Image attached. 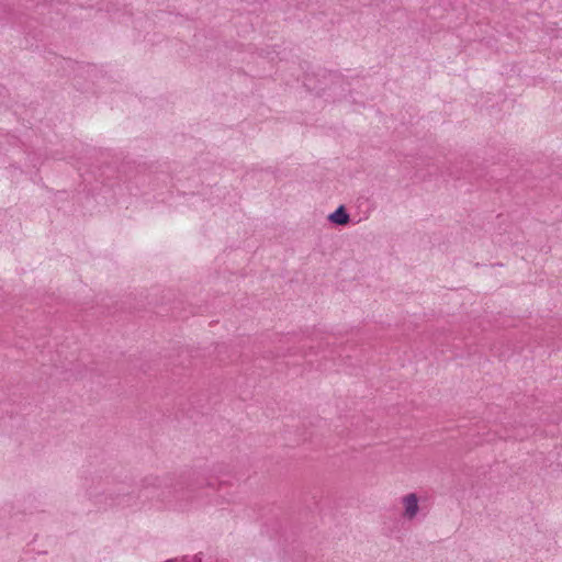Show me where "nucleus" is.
<instances>
[{
	"label": "nucleus",
	"instance_id": "obj_1",
	"mask_svg": "<svg viewBox=\"0 0 562 562\" xmlns=\"http://www.w3.org/2000/svg\"><path fill=\"white\" fill-rule=\"evenodd\" d=\"M169 494L171 495L170 502H173L176 507L180 510H188L192 506L190 499L194 497L195 491L189 486H173Z\"/></svg>",
	"mask_w": 562,
	"mask_h": 562
},
{
	"label": "nucleus",
	"instance_id": "obj_2",
	"mask_svg": "<svg viewBox=\"0 0 562 562\" xmlns=\"http://www.w3.org/2000/svg\"><path fill=\"white\" fill-rule=\"evenodd\" d=\"M403 506L402 518L412 521L417 518L420 507L419 499L415 493H408L401 498Z\"/></svg>",
	"mask_w": 562,
	"mask_h": 562
},
{
	"label": "nucleus",
	"instance_id": "obj_3",
	"mask_svg": "<svg viewBox=\"0 0 562 562\" xmlns=\"http://www.w3.org/2000/svg\"><path fill=\"white\" fill-rule=\"evenodd\" d=\"M329 221L337 225H346L348 224L350 217L349 214L346 212L345 207L341 205L339 206L335 212H333L328 216Z\"/></svg>",
	"mask_w": 562,
	"mask_h": 562
},
{
	"label": "nucleus",
	"instance_id": "obj_4",
	"mask_svg": "<svg viewBox=\"0 0 562 562\" xmlns=\"http://www.w3.org/2000/svg\"><path fill=\"white\" fill-rule=\"evenodd\" d=\"M108 495L111 497L110 505H120L122 503V498L120 495L114 497V493L112 491H108Z\"/></svg>",
	"mask_w": 562,
	"mask_h": 562
},
{
	"label": "nucleus",
	"instance_id": "obj_5",
	"mask_svg": "<svg viewBox=\"0 0 562 562\" xmlns=\"http://www.w3.org/2000/svg\"><path fill=\"white\" fill-rule=\"evenodd\" d=\"M150 481L151 482L149 484L153 486H158V487L162 486V480H160L158 477L150 479Z\"/></svg>",
	"mask_w": 562,
	"mask_h": 562
}]
</instances>
